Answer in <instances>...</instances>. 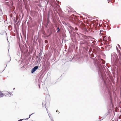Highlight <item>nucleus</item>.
<instances>
[{
	"label": "nucleus",
	"mask_w": 121,
	"mask_h": 121,
	"mask_svg": "<svg viewBox=\"0 0 121 121\" xmlns=\"http://www.w3.org/2000/svg\"><path fill=\"white\" fill-rule=\"evenodd\" d=\"M115 58L114 57L113 60L115 62V63L117 64H121V62L119 61L118 57L117 55L115 56Z\"/></svg>",
	"instance_id": "20e7f679"
},
{
	"label": "nucleus",
	"mask_w": 121,
	"mask_h": 121,
	"mask_svg": "<svg viewBox=\"0 0 121 121\" xmlns=\"http://www.w3.org/2000/svg\"><path fill=\"white\" fill-rule=\"evenodd\" d=\"M75 30H76V31H77L78 30V28L76 27H75Z\"/></svg>",
	"instance_id": "6ab92c4d"
},
{
	"label": "nucleus",
	"mask_w": 121,
	"mask_h": 121,
	"mask_svg": "<svg viewBox=\"0 0 121 121\" xmlns=\"http://www.w3.org/2000/svg\"><path fill=\"white\" fill-rule=\"evenodd\" d=\"M45 43H48V41L47 40H45Z\"/></svg>",
	"instance_id": "a211bd4d"
},
{
	"label": "nucleus",
	"mask_w": 121,
	"mask_h": 121,
	"mask_svg": "<svg viewBox=\"0 0 121 121\" xmlns=\"http://www.w3.org/2000/svg\"><path fill=\"white\" fill-rule=\"evenodd\" d=\"M15 89V88H13V90H14V89Z\"/></svg>",
	"instance_id": "e433bc0d"
},
{
	"label": "nucleus",
	"mask_w": 121,
	"mask_h": 121,
	"mask_svg": "<svg viewBox=\"0 0 121 121\" xmlns=\"http://www.w3.org/2000/svg\"><path fill=\"white\" fill-rule=\"evenodd\" d=\"M48 1L47 2V4H48Z\"/></svg>",
	"instance_id": "473e14b6"
},
{
	"label": "nucleus",
	"mask_w": 121,
	"mask_h": 121,
	"mask_svg": "<svg viewBox=\"0 0 121 121\" xmlns=\"http://www.w3.org/2000/svg\"><path fill=\"white\" fill-rule=\"evenodd\" d=\"M4 33H5L6 34V35H7V33H6V32L5 31H4Z\"/></svg>",
	"instance_id": "a878e982"
},
{
	"label": "nucleus",
	"mask_w": 121,
	"mask_h": 121,
	"mask_svg": "<svg viewBox=\"0 0 121 121\" xmlns=\"http://www.w3.org/2000/svg\"><path fill=\"white\" fill-rule=\"evenodd\" d=\"M45 104H44V106H45Z\"/></svg>",
	"instance_id": "4c0bfd02"
},
{
	"label": "nucleus",
	"mask_w": 121,
	"mask_h": 121,
	"mask_svg": "<svg viewBox=\"0 0 121 121\" xmlns=\"http://www.w3.org/2000/svg\"><path fill=\"white\" fill-rule=\"evenodd\" d=\"M49 117L51 119V120H52V121H54L53 120V118H52V117H51V116H50V115H49Z\"/></svg>",
	"instance_id": "2eb2a0df"
},
{
	"label": "nucleus",
	"mask_w": 121,
	"mask_h": 121,
	"mask_svg": "<svg viewBox=\"0 0 121 121\" xmlns=\"http://www.w3.org/2000/svg\"><path fill=\"white\" fill-rule=\"evenodd\" d=\"M23 119H20L17 121H22Z\"/></svg>",
	"instance_id": "aec40b11"
},
{
	"label": "nucleus",
	"mask_w": 121,
	"mask_h": 121,
	"mask_svg": "<svg viewBox=\"0 0 121 121\" xmlns=\"http://www.w3.org/2000/svg\"><path fill=\"white\" fill-rule=\"evenodd\" d=\"M53 22H54V24H55V23H56V22H55L54 21H54H53Z\"/></svg>",
	"instance_id": "4be33fe9"
},
{
	"label": "nucleus",
	"mask_w": 121,
	"mask_h": 121,
	"mask_svg": "<svg viewBox=\"0 0 121 121\" xmlns=\"http://www.w3.org/2000/svg\"><path fill=\"white\" fill-rule=\"evenodd\" d=\"M9 94H10V95H11V93H9Z\"/></svg>",
	"instance_id": "c9c22d12"
},
{
	"label": "nucleus",
	"mask_w": 121,
	"mask_h": 121,
	"mask_svg": "<svg viewBox=\"0 0 121 121\" xmlns=\"http://www.w3.org/2000/svg\"><path fill=\"white\" fill-rule=\"evenodd\" d=\"M34 113H32L31 114H30V115H29V118H26V119H25V120H26L27 119H28L29 118H30V116H31L33 114H34Z\"/></svg>",
	"instance_id": "f8f14e48"
},
{
	"label": "nucleus",
	"mask_w": 121,
	"mask_h": 121,
	"mask_svg": "<svg viewBox=\"0 0 121 121\" xmlns=\"http://www.w3.org/2000/svg\"><path fill=\"white\" fill-rule=\"evenodd\" d=\"M51 33L49 35L47 36V37H49V36L51 35Z\"/></svg>",
	"instance_id": "393cba45"
},
{
	"label": "nucleus",
	"mask_w": 121,
	"mask_h": 121,
	"mask_svg": "<svg viewBox=\"0 0 121 121\" xmlns=\"http://www.w3.org/2000/svg\"><path fill=\"white\" fill-rule=\"evenodd\" d=\"M110 45L106 46H105V48L106 50H108L110 49Z\"/></svg>",
	"instance_id": "6e6552de"
},
{
	"label": "nucleus",
	"mask_w": 121,
	"mask_h": 121,
	"mask_svg": "<svg viewBox=\"0 0 121 121\" xmlns=\"http://www.w3.org/2000/svg\"><path fill=\"white\" fill-rule=\"evenodd\" d=\"M103 31L102 30H101L100 31V32L99 34V35H102V32Z\"/></svg>",
	"instance_id": "4468645a"
},
{
	"label": "nucleus",
	"mask_w": 121,
	"mask_h": 121,
	"mask_svg": "<svg viewBox=\"0 0 121 121\" xmlns=\"http://www.w3.org/2000/svg\"><path fill=\"white\" fill-rule=\"evenodd\" d=\"M92 48H90L88 52L89 54L90 57L95 58L97 56L96 52V51H93L92 52Z\"/></svg>",
	"instance_id": "7ed1b4c3"
},
{
	"label": "nucleus",
	"mask_w": 121,
	"mask_h": 121,
	"mask_svg": "<svg viewBox=\"0 0 121 121\" xmlns=\"http://www.w3.org/2000/svg\"><path fill=\"white\" fill-rule=\"evenodd\" d=\"M117 28H119V26H118L117 27Z\"/></svg>",
	"instance_id": "7c9ffc66"
},
{
	"label": "nucleus",
	"mask_w": 121,
	"mask_h": 121,
	"mask_svg": "<svg viewBox=\"0 0 121 121\" xmlns=\"http://www.w3.org/2000/svg\"><path fill=\"white\" fill-rule=\"evenodd\" d=\"M104 85H105L106 86V87H107V85H106V83L105 82H104Z\"/></svg>",
	"instance_id": "dca6fc26"
},
{
	"label": "nucleus",
	"mask_w": 121,
	"mask_h": 121,
	"mask_svg": "<svg viewBox=\"0 0 121 121\" xmlns=\"http://www.w3.org/2000/svg\"><path fill=\"white\" fill-rule=\"evenodd\" d=\"M0 34L1 35H3V34H1V33H0Z\"/></svg>",
	"instance_id": "2f4dec72"
},
{
	"label": "nucleus",
	"mask_w": 121,
	"mask_h": 121,
	"mask_svg": "<svg viewBox=\"0 0 121 121\" xmlns=\"http://www.w3.org/2000/svg\"><path fill=\"white\" fill-rule=\"evenodd\" d=\"M43 106H44L43 105Z\"/></svg>",
	"instance_id": "72a5a7b5"
},
{
	"label": "nucleus",
	"mask_w": 121,
	"mask_h": 121,
	"mask_svg": "<svg viewBox=\"0 0 121 121\" xmlns=\"http://www.w3.org/2000/svg\"><path fill=\"white\" fill-rule=\"evenodd\" d=\"M38 68V66H36L33 68L32 69L31 73H33Z\"/></svg>",
	"instance_id": "423d86ee"
},
{
	"label": "nucleus",
	"mask_w": 121,
	"mask_h": 121,
	"mask_svg": "<svg viewBox=\"0 0 121 121\" xmlns=\"http://www.w3.org/2000/svg\"><path fill=\"white\" fill-rule=\"evenodd\" d=\"M50 22V20H47L46 23L45 25V26L46 28H47V27L48 24Z\"/></svg>",
	"instance_id": "0eeeda50"
},
{
	"label": "nucleus",
	"mask_w": 121,
	"mask_h": 121,
	"mask_svg": "<svg viewBox=\"0 0 121 121\" xmlns=\"http://www.w3.org/2000/svg\"><path fill=\"white\" fill-rule=\"evenodd\" d=\"M117 46H118V47H120V45H119V44H118V45H117Z\"/></svg>",
	"instance_id": "c756f323"
},
{
	"label": "nucleus",
	"mask_w": 121,
	"mask_h": 121,
	"mask_svg": "<svg viewBox=\"0 0 121 121\" xmlns=\"http://www.w3.org/2000/svg\"><path fill=\"white\" fill-rule=\"evenodd\" d=\"M41 54L40 53H39V55H38V56H41Z\"/></svg>",
	"instance_id": "f3484780"
},
{
	"label": "nucleus",
	"mask_w": 121,
	"mask_h": 121,
	"mask_svg": "<svg viewBox=\"0 0 121 121\" xmlns=\"http://www.w3.org/2000/svg\"><path fill=\"white\" fill-rule=\"evenodd\" d=\"M100 60H101V62L103 64H104L105 63V61L102 59H101Z\"/></svg>",
	"instance_id": "1a4fd4ad"
},
{
	"label": "nucleus",
	"mask_w": 121,
	"mask_h": 121,
	"mask_svg": "<svg viewBox=\"0 0 121 121\" xmlns=\"http://www.w3.org/2000/svg\"><path fill=\"white\" fill-rule=\"evenodd\" d=\"M97 69L98 70V74L100 77H102V73L103 72V69L101 64L99 62L95 64Z\"/></svg>",
	"instance_id": "f257e3e1"
},
{
	"label": "nucleus",
	"mask_w": 121,
	"mask_h": 121,
	"mask_svg": "<svg viewBox=\"0 0 121 121\" xmlns=\"http://www.w3.org/2000/svg\"><path fill=\"white\" fill-rule=\"evenodd\" d=\"M51 33L49 35L47 36V37H49V36L51 35Z\"/></svg>",
	"instance_id": "5701e85b"
},
{
	"label": "nucleus",
	"mask_w": 121,
	"mask_h": 121,
	"mask_svg": "<svg viewBox=\"0 0 121 121\" xmlns=\"http://www.w3.org/2000/svg\"><path fill=\"white\" fill-rule=\"evenodd\" d=\"M76 33L80 37H82L85 38L86 39H87L89 37V36H86L80 33H79L78 34L77 33V32H76Z\"/></svg>",
	"instance_id": "39448f33"
},
{
	"label": "nucleus",
	"mask_w": 121,
	"mask_h": 121,
	"mask_svg": "<svg viewBox=\"0 0 121 121\" xmlns=\"http://www.w3.org/2000/svg\"><path fill=\"white\" fill-rule=\"evenodd\" d=\"M57 30H57V32L58 33L60 30V29H59V27H58L57 28Z\"/></svg>",
	"instance_id": "ddd939ff"
},
{
	"label": "nucleus",
	"mask_w": 121,
	"mask_h": 121,
	"mask_svg": "<svg viewBox=\"0 0 121 121\" xmlns=\"http://www.w3.org/2000/svg\"><path fill=\"white\" fill-rule=\"evenodd\" d=\"M39 88H40V85L39 84Z\"/></svg>",
	"instance_id": "c85d7f7f"
},
{
	"label": "nucleus",
	"mask_w": 121,
	"mask_h": 121,
	"mask_svg": "<svg viewBox=\"0 0 121 121\" xmlns=\"http://www.w3.org/2000/svg\"><path fill=\"white\" fill-rule=\"evenodd\" d=\"M57 25H56V27H57Z\"/></svg>",
	"instance_id": "f704fd0d"
},
{
	"label": "nucleus",
	"mask_w": 121,
	"mask_h": 121,
	"mask_svg": "<svg viewBox=\"0 0 121 121\" xmlns=\"http://www.w3.org/2000/svg\"><path fill=\"white\" fill-rule=\"evenodd\" d=\"M74 25H77L82 29H84L85 30L86 29V27H85V25L82 22L80 21H78L77 23L73 21L72 22Z\"/></svg>",
	"instance_id": "f03ea898"
},
{
	"label": "nucleus",
	"mask_w": 121,
	"mask_h": 121,
	"mask_svg": "<svg viewBox=\"0 0 121 121\" xmlns=\"http://www.w3.org/2000/svg\"><path fill=\"white\" fill-rule=\"evenodd\" d=\"M95 41H93V42H92V43H93L94 44H95Z\"/></svg>",
	"instance_id": "bb28decb"
},
{
	"label": "nucleus",
	"mask_w": 121,
	"mask_h": 121,
	"mask_svg": "<svg viewBox=\"0 0 121 121\" xmlns=\"http://www.w3.org/2000/svg\"><path fill=\"white\" fill-rule=\"evenodd\" d=\"M49 13H48L47 15V20H49Z\"/></svg>",
	"instance_id": "9b49d317"
},
{
	"label": "nucleus",
	"mask_w": 121,
	"mask_h": 121,
	"mask_svg": "<svg viewBox=\"0 0 121 121\" xmlns=\"http://www.w3.org/2000/svg\"><path fill=\"white\" fill-rule=\"evenodd\" d=\"M7 41L8 42V43L9 44V41H8V39H7Z\"/></svg>",
	"instance_id": "cd10ccee"
},
{
	"label": "nucleus",
	"mask_w": 121,
	"mask_h": 121,
	"mask_svg": "<svg viewBox=\"0 0 121 121\" xmlns=\"http://www.w3.org/2000/svg\"><path fill=\"white\" fill-rule=\"evenodd\" d=\"M51 33L49 35L47 36V37H49V36L51 35Z\"/></svg>",
	"instance_id": "b1692460"
},
{
	"label": "nucleus",
	"mask_w": 121,
	"mask_h": 121,
	"mask_svg": "<svg viewBox=\"0 0 121 121\" xmlns=\"http://www.w3.org/2000/svg\"><path fill=\"white\" fill-rule=\"evenodd\" d=\"M4 96L3 93L1 92H0V98Z\"/></svg>",
	"instance_id": "9d476101"
},
{
	"label": "nucleus",
	"mask_w": 121,
	"mask_h": 121,
	"mask_svg": "<svg viewBox=\"0 0 121 121\" xmlns=\"http://www.w3.org/2000/svg\"><path fill=\"white\" fill-rule=\"evenodd\" d=\"M41 58H40L39 57V61H40L41 60Z\"/></svg>",
	"instance_id": "412c9836"
}]
</instances>
